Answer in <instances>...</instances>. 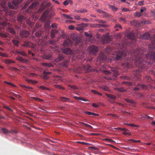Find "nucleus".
<instances>
[{
  "instance_id": "c85d7f7f",
  "label": "nucleus",
  "mask_w": 155,
  "mask_h": 155,
  "mask_svg": "<svg viewBox=\"0 0 155 155\" xmlns=\"http://www.w3.org/2000/svg\"><path fill=\"white\" fill-rule=\"evenodd\" d=\"M24 19V17L21 15H19L17 18L18 21L19 22L22 21Z\"/></svg>"
},
{
  "instance_id": "c9c22d12",
  "label": "nucleus",
  "mask_w": 155,
  "mask_h": 155,
  "mask_svg": "<svg viewBox=\"0 0 155 155\" xmlns=\"http://www.w3.org/2000/svg\"><path fill=\"white\" fill-rule=\"evenodd\" d=\"M119 28L121 29L122 28V27L119 24H116L114 26L115 31H117L119 30V29L117 28Z\"/></svg>"
},
{
  "instance_id": "79ce46f5",
  "label": "nucleus",
  "mask_w": 155,
  "mask_h": 155,
  "mask_svg": "<svg viewBox=\"0 0 155 155\" xmlns=\"http://www.w3.org/2000/svg\"><path fill=\"white\" fill-rule=\"evenodd\" d=\"M0 36L3 38H6L8 37V34L6 33L1 32L0 33Z\"/></svg>"
},
{
  "instance_id": "ddd939ff",
  "label": "nucleus",
  "mask_w": 155,
  "mask_h": 155,
  "mask_svg": "<svg viewBox=\"0 0 155 155\" xmlns=\"http://www.w3.org/2000/svg\"><path fill=\"white\" fill-rule=\"evenodd\" d=\"M51 5L50 3L43 2L41 4V7L42 9H48V7L50 6Z\"/></svg>"
},
{
  "instance_id": "a878e982",
  "label": "nucleus",
  "mask_w": 155,
  "mask_h": 155,
  "mask_svg": "<svg viewBox=\"0 0 155 155\" xmlns=\"http://www.w3.org/2000/svg\"><path fill=\"white\" fill-rule=\"evenodd\" d=\"M17 59L19 61L23 62H26L28 61V60H27L26 59L24 58L20 57H18Z\"/></svg>"
},
{
  "instance_id": "423d86ee",
  "label": "nucleus",
  "mask_w": 155,
  "mask_h": 155,
  "mask_svg": "<svg viewBox=\"0 0 155 155\" xmlns=\"http://www.w3.org/2000/svg\"><path fill=\"white\" fill-rule=\"evenodd\" d=\"M64 33L63 31L62 30H60L59 31L56 30H52L51 32V36L52 38H53L55 37V34H58V35H62Z\"/></svg>"
},
{
  "instance_id": "4d7b16f0",
  "label": "nucleus",
  "mask_w": 155,
  "mask_h": 155,
  "mask_svg": "<svg viewBox=\"0 0 155 155\" xmlns=\"http://www.w3.org/2000/svg\"><path fill=\"white\" fill-rule=\"evenodd\" d=\"M30 83H31L33 84H36L38 82L35 81H32L30 79Z\"/></svg>"
},
{
  "instance_id": "5701e85b",
  "label": "nucleus",
  "mask_w": 155,
  "mask_h": 155,
  "mask_svg": "<svg viewBox=\"0 0 155 155\" xmlns=\"http://www.w3.org/2000/svg\"><path fill=\"white\" fill-rule=\"evenodd\" d=\"M43 32L42 31H38L35 33V35L37 37H40L41 36Z\"/></svg>"
},
{
  "instance_id": "a18cd8bd",
  "label": "nucleus",
  "mask_w": 155,
  "mask_h": 155,
  "mask_svg": "<svg viewBox=\"0 0 155 155\" xmlns=\"http://www.w3.org/2000/svg\"><path fill=\"white\" fill-rule=\"evenodd\" d=\"M127 125L128 126H130L132 127H139V126L138 125H137L134 124H127Z\"/></svg>"
},
{
  "instance_id": "e2e57ef3",
  "label": "nucleus",
  "mask_w": 155,
  "mask_h": 155,
  "mask_svg": "<svg viewBox=\"0 0 155 155\" xmlns=\"http://www.w3.org/2000/svg\"><path fill=\"white\" fill-rule=\"evenodd\" d=\"M74 18L76 20H79L80 19V16H74Z\"/></svg>"
},
{
  "instance_id": "9d476101",
  "label": "nucleus",
  "mask_w": 155,
  "mask_h": 155,
  "mask_svg": "<svg viewBox=\"0 0 155 155\" xmlns=\"http://www.w3.org/2000/svg\"><path fill=\"white\" fill-rule=\"evenodd\" d=\"M64 59V57L63 54H59L58 57L54 60V61L57 63L58 62Z\"/></svg>"
},
{
  "instance_id": "8fccbe9b",
  "label": "nucleus",
  "mask_w": 155,
  "mask_h": 155,
  "mask_svg": "<svg viewBox=\"0 0 155 155\" xmlns=\"http://www.w3.org/2000/svg\"><path fill=\"white\" fill-rule=\"evenodd\" d=\"M21 86L23 88H24L25 90H27L29 88L28 86H27L24 84H21Z\"/></svg>"
},
{
  "instance_id": "338daca9",
  "label": "nucleus",
  "mask_w": 155,
  "mask_h": 155,
  "mask_svg": "<svg viewBox=\"0 0 155 155\" xmlns=\"http://www.w3.org/2000/svg\"><path fill=\"white\" fill-rule=\"evenodd\" d=\"M69 29L71 30L74 29V27L73 25H70L68 27Z\"/></svg>"
},
{
  "instance_id": "dca6fc26",
  "label": "nucleus",
  "mask_w": 155,
  "mask_h": 155,
  "mask_svg": "<svg viewBox=\"0 0 155 155\" xmlns=\"http://www.w3.org/2000/svg\"><path fill=\"white\" fill-rule=\"evenodd\" d=\"M68 61L67 60H64L63 62L60 63V65L63 67L67 68L68 66Z\"/></svg>"
},
{
  "instance_id": "0e129e2a",
  "label": "nucleus",
  "mask_w": 155,
  "mask_h": 155,
  "mask_svg": "<svg viewBox=\"0 0 155 155\" xmlns=\"http://www.w3.org/2000/svg\"><path fill=\"white\" fill-rule=\"evenodd\" d=\"M100 58L102 60H104L105 59L104 56L103 54H100Z\"/></svg>"
},
{
  "instance_id": "ea45409f",
  "label": "nucleus",
  "mask_w": 155,
  "mask_h": 155,
  "mask_svg": "<svg viewBox=\"0 0 155 155\" xmlns=\"http://www.w3.org/2000/svg\"><path fill=\"white\" fill-rule=\"evenodd\" d=\"M33 99L35 100L36 101H39L40 102H41L43 101V100L42 99L35 97H30V100L31 99Z\"/></svg>"
},
{
  "instance_id": "864d4df0",
  "label": "nucleus",
  "mask_w": 155,
  "mask_h": 155,
  "mask_svg": "<svg viewBox=\"0 0 155 155\" xmlns=\"http://www.w3.org/2000/svg\"><path fill=\"white\" fill-rule=\"evenodd\" d=\"M130 140L131 141H132V142H133L134 143H137V142H140V140H134V139H131V140Z\"/></svg>"
},
{
  "instance_id": "13d9d810",
  "label": "nucleus",
  "mask_w": 155,
  "mask_h": 155,
  "mask_svg": "<svg viewBox=\"0 0 155 155\" xmlns=\"http://www.w3.org/2000/svg\"><path fill=\"white\" fill-rule=\"evenodd\" d=\"M1 5L2 7L4 9V10H6V9L5 8V2H3L2 3Z\"/></svg>"
},
{
  "instance_id": "473e14b6",
  "label": "nucleus",
  "mask_w": 155,
  "mask_h": 155,
  "mask_svg": "<svg viewBox=\"0 0 155 155\" xmlns=\"http://www.w3.org/2000/svg\"><path fill=\"white\" fill-rule=\"evenodd\" d=\"M111 71L113 72L114 76H116L118 75V72L116 69L112 68L111 69Z\"/></svg>"
},
{
  "instance_id": "412c9836",
  "label": "nucleus",
  "mask_w": 155,
  "mask_h": 155,
  "mask_svg": "<svg viewBox=\"0 0 155 155\" xmlns=\"http://www.w3.org/2000/svg\"><path fill=\"white\" fill-rule=\"evenodd\" d=\"M84 113L85 114H87L89 115H92L94 116H99V115L98 114L89 111H85Z\"/></svg>"
},
{
  "instance_id": "2f4dec72",
  "label": "nucleus",
  "mask_w": 155,
  "mask_h": 155,
  "mask_svg": "<svg viewBox=\"0 0 155 155\" xmlns=\"http://www.w3.org/2000/svg\"><path fill=\"white\" fill-rule=\"evenodd\" d=\"M91 66L89 65H87L84 66V68L87 71H88L91 70Z\"/></svg>"
},
{
  "instance_id": "72a5a7b5",
  "label": "nucleus",
  "mask_w": 155,
  "mask_h": 155,
  "mask_svg": "<svg viewBox=\"0 0 155 155\" xmlns=\"http://www.w3.org/2000/svg\"><path fill=\"white\" fill-rule=\"evenodd\" d=\"M51 57V54L45 55L44 56V58L46 60H50Z\"/></svg>"
},
{
  "instance_id": "4c0bfd02",
  "label": "nucleus",
  "mask_w": 155,
  "mask_h": 155,
  "mask_svg": "<svg viewBox=\"0 0 155 155\" xmlns=\"http://www.w3.org/2000/svg\"><path fill=\"white\" fill-rule=\"evenodd\" d=\"M145 81H146L147 82H151V78L148 76H146L144 79Z\"/></svg>"
},
{
  "instance_id": "c756f323",
  "label": "nucleus",
  "mask_w": 155,
  "mask_h": 155,
  "mask_svg": "<svg viewBox=\"0 0 155 155\" xmlns=\"http://www.w3.org/2000/svg\"><path fill=\"white\" fill-rule=\"evenodd\" d=\"M122 84L128 86H131L132 84V83L130 81H123L122 82Z\"/></svg>"
},
{
  "instance_id": "0eeeda50",
  "label": "nucleus",
  "mask_w": 155,
  "mask_h": 155,
  "mask_svg": "<svg viewBox=\"0 0 155 155\" xmlns=\"http://www.w3.org/2000/svg\"><path fill=\"white\" fill-rule=\"evenodd\" d=\"M88 26V24L85 23H82L81 24L78 25L76 27V29L78 31L83 30L86 27Z\"/></svg>"
},
{
  "instance_id": "052dcab7",
  "label": "nucleus",
  "mask_w": 155,
  "mask_h": 155,
  "mask_svg": "<svg viewBox=\"0 0 155 155\" xmlns=\"http://www.w3.org/2000/svg\"><path fill=\"white\" fill-rule=\"evenodd\" d=\"M142 105H143V106L145 107L148 108H149V107L147 105V104L146 103L144 102V103H143Z\"/></svg>"
},
{
  "instance_id": "2eb2a0df",
  "label": "nucleus",
  "mask_w": 155,
  "mask_h": 155,
  "mask_svg": "<svg viewBox=\"0 0 155 155\" xmlns=\"http://www.w3.org/2000/svg\"><path fill=\"white\" fill-rule=\"evenodd\" d=\"M125 100L127 102L132 104L134 106L136 104V102L132 99L126 98L125 99Z\"/></svg>"
},
{
  "instance_id": "f704fd0d",
  "label": "nucleus",
  "mask_w": 155,
  "mask_h": 155,
  "mask_svg": "<svg viewBox=\"0 0 155 155\" xmlns=\"http://www.w3.org/2000/svg\"><path fill=\"white\" fill-rule=\"evenodd\" d=\"M54 87L56 88H58L60 89L64 90L65 89L61 85H55Z\"/></svg>"
},
{
  "instance_id": "f257e3e1",
  "label": "nucleus",
  "mask_w": 155,
  "mask_h": 155,
  "mask_svg": "<svg viewBox=\"0 0 155 155\" xmlns=\"http://www.w3.org/2000/svg\"><path fill=\"white\" fill-rule=\"evenodd\" d=\"M152 43L153 45L150 48L149 53L145 55L143 54V51L142 49L137 48L134 50V54L136 57L135 62L136 66L141 68V70H136L133 72L134 75L136 78V80L140 79L139 76L141 74L142 70L147 69L148 64L149 63L148 60L153 59L155 61V52L153 51L155 49V38L151 39Z\"/></svg>"
},
{
  "instance_id": "7c9ffc66",
  "label": "nucleus",
  "mask_w": 155,
  "mask_h": 155,
  "mask_svg": "<svg viewBox=\"0 0 155 155\" xmlns=\"http://www.w3.org/2000/svg\"><path fill=\"white\" fill-rule=\"evenodd\" d=\"M42 65L44 66L47 67V68H49L53 66L52 64L51 63H44L42 64Z\"/></svg>"
},
{
  "instance_id": "6e6d98bb",
  "label": "nucleus",
  "mask_w": 155,
  "mask_h": 155,
  "mask_svg": "<svg viewBox=\"0 0 155 155\" xmlns=\"http://www.w3.org/2000/svg\"><path fill=\"white\" fill-rule=\"evenodd\" d=\"M6 83L8 84L9 85H10L12 86V87H16L15 85V84H13L12 83H11V82L6 81Z\"/></svg>"
},
{
  "instance_id": "774afa93",
  "label": "nucleus",
  "mask_w": 155,
  "mask_h": 155,
  "mask_svg": "<svg viewBox=\"0 0 155 155\" xmlns=\"http://www.w3.org/2000/svg\"><path fill=\"white\" fill-rule=\"evenodd\" d=\"M29 45V44L28 42H25L24 44H23V46L25 47H28Z\"/></svg>"
},
{
  "instance_id": "603ef678",
  "label": "nucleus",
  "mask_w": 155,
  "mask_h": 155,
  "mask_svg": "<svg viewBox=\"0 0 155 155\" xmlns=\"http://www.w3.org/2000/svg\"><path fill=\"white\" fill-rule=\"evenodd\" d=\"M2 130L3 133L6 134L8 133V130L6 129L2 128Z\"/></svg>"
},
{
  "instance_id": "a211bd4d",
  "label": "nucleus",
  "mask_w": 155,
  "mask_h": 155,
  "mask_svg": "<svg viewBox=\"0 0 155 155\" xmlns=\"http://www.w3.org/2000/svg\"><path fill=\"white\" fill-rule=\"evenodd\" d=\"M127 38L130 39L134 40L135 39V37L134 34L133 33H130L127 35Z\"/></svg>"
},
{
  "instance_id": "bf43d9fd",
  "label": "nucleus",
  "mask_w": 155,
  "mask_h": 155,
  "mask_svg": "<svg viewBox=\"0 0 155 155\" xmlns=\"http://www.w3.org/2000/svg\"><path fill=\"white\" fill-rule=\"evenodd\" d=\"M80 100L84 101H88V100L83 97H80Z\"/></svg>"
},
{
  "instance_id": "1a4fd4ad",
  "label": "nucleus",
  "mask_w": 155,
  "mask_h": 155,
  "mask_svg": "<svg viewBox=\"0 0 155 155\" xmlns=\"http://www.w3.org/2000/svg\"><path fill=\"white\" fill-rule=\"evenodd\" d=\"M61 50L63 53L66 55L70 54L72 53V50L68 48H62Z\"/></svg>"
},
{
  "instance_id": "09e8293b",
  "label": "nucleus",
  "mask_w": 155,
  "mask_h": 155,
  "mask_svg": "<svg viewBox=\"0 0 155 155\" xmlns=\"http://www.w3.org/2000/svg\"><path fill=\"white\" fill-rule=\"evenodd\" d=\"M125 66L127 68H130L132 67L131 64L128 62H127L125 64Z\"/></svg>"
},
{
  "instance_id": "39448f33",
  "label": "nucleus",
  "mask_w": 155,
  "mask_h": 155,
  "mask_svg": "<svg viewBox=\"0 0 155 155\" xmlns=\"http://www.w3.org/2000/svg\"><path fill=\"white\" fill-rule=\"evenodd\" d=\"M23 0H13L12 1V4L10 2L8 3V6L10 9L14 8V7H15L18 4H19Z\"/></svg>"
},
{
  "instance_id": "69168bd1",
  "label": "nucleus",
  "mask_w": 155,
  "mask_h": 155,
  "mask_svg": "<svg viewBox=\"0 0 155 155\" xmlns=\"http://www.w3.org/2000/svg\"><path fill=\"white\" fill-rule=\"evenodd\" d=\"M70 87L75 90H77L78 89V87L76 86H71Z\"/></svg>"
},
{
  "instance_id": "f3484780",
  "label": "nucleus",
  "mask_w": 155,
  "mask_h": 155,
  "mask_svg": "<svg viewBox=\"0 0 155 155\" xmlns=\"http://www.w3.org/2000/svg\"><path fill=\"white\" fill-rule=\"evenodd\" d=\"M71 42L70 39H67L65 40L63 44V45L64 46H68L71 45Z\"/></svg>"
},
{
  "instance_id": "393cba45",
  "label": "nucleus",
  "mask_w": 155,
  "mask_h": 155,
  "mask_svg": "<svg viewBox=\"0 0 155 155\" xmlns=\"http://www.w3.org/2000/svg\"><path fill=\"white\" fill-rule=\"evenodd\" d=\"M60 98L61 99V101L65 102H68L70 101V99L69 98L67 97H60Z\"/></svg>"
},
{
  "instance_id": "3c124183",
  "label": "nucleus",
  "mask_w": 155,
  "mask_h": 155,
  "mask_svg": "<svg viewBox=\"0 0 155 155\" xmlns=\"http://www.w3.org/2000/svg\"><path fill=\"white\" fill-rule=\"evenodd\" d=\"M98 12L100 13L102 12L103 14L105 16H108V15H107L106 14V12L103 11H102V10H98Z\"/></svg>"
},
{
  "instance_id": "f8f14e48",
  "label": "nucleus",
  "mask_w": 155,
  "mask_h": 155,
  "mask_svg": "<svg viewBox=\"0 0 155 155\" xmlns=\"http://www.w3.org/2000/svg\"><path fill=\"white\" fill-rule=\"evenodd\" d=\"M144 10H140V12H136L134 14V16L136 17H139L143 15H145Z\"/></svg>"
},
{
  "instance_id": "b1692460",
  "label": "nucleus",
  "mask_w": 155,
  "mask_h": 155,
  "mask_svg": "<svg viewBox=\"0 0 155 155\" xmlns=\"http://www.w3.org/2000/svg\"><path fill=\"white\" fill-rule=\"evenodd\" d=\"M105 95L107 97L112 100H114L116 98V97L115 95L111 94L106 93Z\"/></svg>"
},
{
  "instance_id": "7ed1b4c3",
  "label": "nucleus",
  "mask_w": 155,
  "mask_h": 155,
  "mask_svg": "<svg viewBox=\"0 0 155 155\" xmlns=\"http://www.w3.org/2000/svg\"><path fill=\"white\" fill-rule=\"evenodd\" d=\"M98 48L96 46L92 45L89 46L88 51L90 54L92 55H96L98 51Z\"/></svg>"
},
{
  "instance_id": "9b49d317",
  "label": "nucleus",
  "mask_w": 155,
  "mask_h": 155,
  "mask_svg": "<svg viewBox=\"0 0 155 155\" xmlns=\"http://www.w3.org/2000/svg\"><path fill=\"white\" fill-rule=\"evenodd\" d=\"M103 39L105 43H109L111 41V38L108 35V34L105 35Z\"/></svg>"
},
{
  "instance_id": "e433bc0d",
  "label": "nucleus",
  "mask_w": 155,
  "mask_h": 155,
  "mask_svg": "<svg viewBox=\"0 0 155 155\" xmlns=\"http://www.w3.org/2000/svg\"><path fill=\"white\" fill-rule=\"evenodd\" d=\"M12 41L13 43L16 46H18V44L19 43V41L15 39L12 40Z\"/></svg>"
},
{
  "instance_id": "49530a36",
  "label": "nucleus",
  "mask_w": 155,
  "mask_h": 155,
  "mask_svg": "<svg viewBox=\"0 0 155 155\" xmlns=\"http://www.w3.org/2000/svg\"><path fill=\"white\" fill-rule=\"evenodd\" d=\"M18 53L21 54L23 56H26V54L25 52L23 51H19L18 52Z\"/></svg>"
},
{
  "instance_id": "37998d69",
  "label": "nucleus",
  "mask_w": 155,
  "mask_h": 155,
  "mask_svg": "<svg viewBox=\"0 0 155 155\" xmlns=\"http://www.w3.org/2000/svg\"><path fill=\"white\" fill-rule=\"evenodd\" d=\"M104 140L108 141L109 142L111 143H115V142L114 140H112L111 139H108V138H105L104 139Z\"/></svg>"
},
{
  "instance_id": "6ab92c4d",
  "label": "nucleus",
  "mask_w": 155,
  "mask_h": 155,
  "mask_svg": "<svg viewBox=\"0 0 155 155\" xmlns=\"http://www.w3.org/2000/svg\"><path fill=\"white\" fill-rule=\"evenodd\" d=\"M115 89L117 91L121 92H124L126 91V89L124 87H117L115 88Z\"/></svg>"
},
{
  "instance_id": "f03ea898",
  "label": "nucleus",
  "mask_w": 155,
  "mask_h": 155,
  "mask_svg": "<svg viewBox=\"0 0 155 155\" xmlns=\"http://www.w3.org/2000/svg\"><path fill=\"white\" fill-rule=\"evenodd\" d=\"M54 13L53 10H45V11L43 13L40 19L43 21H47L45 23V28H49L50 23L48 20L54 15Z\"/></svg>"
},
{
  "instance_id": "20e7f679",
  "label": "nucleus",
  "mask_w": 155,
  "mask_h": 155,
  "mask_svg": "<svg viewBox=\"0 0 155 155\" xmlns=\"http://www.w3.org/2000/svg\"><path fill=\"white\" fill-rule=\"evenodd\" d=\"M126 55V53L124 51H119L116 54L114 59L116 60H118L121 59L123 57H124Z\"/></svg>"
},
{
  "instance_id": "a19ab883",
  "label": "nucleus",
  "mask_w": 155,
  "mask_h": 155,
  "mask_svg": "<svg viewBox=\"0 0 155 155\" xmlns=\"http://www.w3.org/2000/svg\"><path fill=\"white\" fill-rule=\"evenodd\" d=\"M138 86H140L142 89L145 90L147 89V86L145 84H139Z\"/></svg>"
},
{
  "instance_id": "6e6552de",
  "label": "nucleus",
  "mask_w": 155,
  "mask_h": 155,
  "mask_svg": "<svg viewBox=\"0 0 155 155\" xmlns=\"http://www.w3.org/2000/svg\"><path fill=\"white\" fill-rule=\"evenodd\" d=\"M51 74V72L44 71L43 74L41 75V77L44 79L48 80L49 78V77L48 75Z\"/></svg>"
},
{
  "instance_id": "de8ad7c7",
  "label": "nucleus",
  "mask_w": 155,
  "mask_h": 155,
  "mask_svg": "<svg viewBox=\"0 0 155 155\" xmlns=\"http://www.w3.org/2000/svg\"><path fill=\"white\" fill-rule=\"evenodd\" d=\"M14 61H12L10 60H5V63L6 64H10L11 63H14Z\"/></svg>"
},
{
  "instance_id": "4be33fe9",
  "label": "nucleus",
  "mask_w": 155,
  "mask_h": 155,
  "mask_svg": "<svg viewBox=\"0 0 155 155\" xmlns=\"http://www.w3.org/2000/svg\"><path fill=\"white\" fill-rule=\"evenodd\" d=\"M2 19L0 17V25H2L4 27L6 26L7 25H8V26H10L9 23L7 24L5 22H2Z\"/></svg>"
},
{
  "instance_id": "cd10ccee",
  "label": "nucleus",
  "mask_w": 155,
  "mask_h": 155,
  "mask_svg": "<svg viewBox=\"0 0 155 155\" xmlns=\"http://www.w3.org/2000/svg\"><path fill=\"white\" fill-rule=\"evenodd\" d=\"M38 5V3L37 2H35L32 3V4L30 6V9L33 8L36 6Z\"/></svg>"
},
{
  "instance_id": "c03bdc74",
  "label": "nucleus",
  "mask_w": 155,
  "mask_h": 155,
  "mask_svg": "<svg viewBox=\"0 0 155 155\" xmlns=\"http://www.w3.org/2000/svg\"><path fill=\"white\" fill-rule=\"evenodd\" d=\"M39 88L40 89H41V90H50V89L49 88H48L47 87H45L44 86H41L39 87Z\"/></svg>"
},
{
  "instance_id": "bb28decb",
  "label": "nucleus",
  "mask_w": 155,
  "mask_h": 155,
  "mask_svg": "<svg viewBox=\"0 0 155 155\" xmlns=\"http://www.w3.org/2000/svg\"><path fill=\"white\" fill-rule=\"evenodd\" d=\"M8 30H9V32L11 33L12 34L14 35L15 34V33H16L14 29L12 28L11 27H8Z\"/></svg>"
},
{
  "instance_id": "aec40b11",
  "label": "nucleus",
  "mask_w": 155,
  "mask_h": 155,
  "mask_svg": "<svg viewBox=\"0 0 155 155\" xmlns=\"http://www.w3.org/2000/svg\"><path fill=\"white\" fill-rule=\"evenodd\" d=\"M150 35L149 33H146L143 35L142 38L144 39H148L150 38Z\"/></svg>"
},
{
  "instance_id": "680f3d73",
  "label": "nucleus",
  "mask_w": 155,
  "mask_h": 155,
  "mask_svg": "<svg viewBox=\"0 0 155 155\" xmlns=\"http://www.w3.org/2000/svg\"><path fill=\"white\" fill-rule=\"evenodd\" d=\"M109 8H110V9H114V10H117V8H115L112 5H109Z\"/></svg>"
},
{
  "instance_id": "5fc2aeb1",
  "label": "nucleus",
  "mask_w": 155,
  "mask_h": 155,
  "mask_svg": "<svg viewBox=\"0 0 155 155\" xmlns=\"http://www.w3.org/2000/svg\"><path fill=\"white\" fill-rule=\"evenodd\" d=\"M9 69H10L11 70H15V71H16L18 70V69H17V68H16L14 67H11L9 68Z\"/></svg>"
},
{
  "instance_id": "4468645a",
  "label": "nucleus",
  "mask_w": 155,
  "mask_h": 155,
  "mask_svg": "<svg viewBox=\"0 0 155 155\" xmlns=\"http://www.w3.org/2000/svg\"><path fill=\"white\" fill-rule=\"evenodd\" d=\"M29 33L25 31H23L20 32V35L23 37H26L29 35Z\"/></svg>"
},
{
  "instance_id": "58836bf2",
  "label": "nucleus",
  "mask_w": 155,
  "mask_h": 155,
  "mask_svg": "<svg viewBox=\"0 0 155 155\" xmlns=\"http://www.w3.org/2000/svg\"><path fill=\"white\" fill-rule=\"evenodd\" d=\"M62 15L64 17H65L67 19H73V18L72 17H71L70 16L67 15L65 14H62Z\"/></svg>"
}]
</instances>
